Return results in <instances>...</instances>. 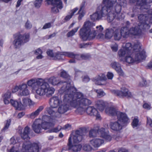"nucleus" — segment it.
<instances>
[{"instance_id":"f257e3e1","label":"nucleus","mask_w":152,"mask_h":152,"mask_svg":"<svg viewBox=\"0 0 152 152\" xmlns=\"http://www.w3.org/2000/svg\"><path fill=\"white\" fill-rule=\"evenodd\" d=\"M69 92V94L64 95V101L70 103V105L74 107L78 106H88L91 104V101L89 99L83 98V94L81 92Z\"/></svg>"},{"instance_id":"f03ea898","label":"nucleus","mask_w":152,"mask_h":152,"mask_svg":"<svg viewBox=\"0 0 152 152\" xmlns=\"http://www.w3.org/2000/svg\"><path fill=\"white\" fill-rule=\"evenodd\" d=\"M14 39L13 44L15 49H19L22 45L27 43L30 40V34L25 33L22 34L21 32H18L13 34Z\"/></svg>"},{"instance_id":"7ed1b4c3","label":"nucleus","mask_w":152,"mask_h":152,"mask_svg":"<svg viewBox=\"0 0 152 152\" xmlns=\"http://www.w3.org/2000/svg\"><path fill=\"white\" fill-rule=\"evenodd\" d=\"M48 82L53 85H61V90L64 93L65 95L69 94V92H74L76 91V88L71 86V84L67 83L65 81H61L59 80L58 78L51 77L48 80Z\"/></svg>"},{"instance_id":"20e7f679","label":"nucleus","mask_w":152,"mask_h":152,"mask_svg":"<svg viewBox=\"0 0 152 152\" xmlns=\"http://www.w3.org/2000/svg\"><path fill=\"white\" fill-rule=\"evenodd\" d=\"M89 24V22H85L83 27L80 30L79 34L80 37L84 41L87 39L89 40H92L97 35V33L95 31H91L90 29L88 26Z\"/></svg>"},{"instance_id":"39448f33","label":"nucleus","mask_w":152,"mask_h":152,"mask_svg":"<svg viewBox=\"0 0 152 152\" xmlns=\"http://www.w3.org/2000/svg\"><path fill=\"white\" fill-rule=\"evenodd\" d=\"M134 46L133 52L132 54H134V59L131 56H126L125 58L126 62L129 64H132L136 62H140L141 60L144 59L146 58L145 52L144 50L139 51V49L137 50L135 48Z\"/></svg>"},{"instance_id":"423d86ee","label":"nucleus","mask_w":152,"mask_h":152,"mask_svg":"<svg viewBox=\"0 0 152 152\" xmlns=\"http://www.w3.org/2000/svg\"><path fill=\"white\" fill-rule=\"evenodd\" d=\"M39 86L38 89L36 90L37 94L40 96H43L46 94L47 96L51 95L53 94L55 89L53 88L50 87L48 83L41 82V84Z\"/></svg>"},{"instance_id":"0eeeda50","label":"nucleus","mask_w":152,"mask_h":152,"mask_svg":"<svg viewBox=\"0 0 152 152\" xmlns=\"http://www.w3.org/2000/svg\"><path fill=\"white\" fill-rule=\"evenodd\" d=\"M107 1L106 0H103L102 4L98 7L96 12L90 15L91 18L93 21L98 20L104 15L107 14V10L105 9L107 8L105 6L107 4Z\"/></svg>"},{"instance_id":"6e6552de","label":"nucleus","mask_w":152,"mask_h":152,"mask_svg":"<svg viewBox=\"0 0 152 152\" xmlns=\"http://www.w3.org/2000/svg\"><path fill=\"white\" fill-rule=\"evenodd\" d=\"M151 10H152V9L148 11V14H140L138 17L140 22L139 24H140L142 29H148L150 27V26L148 23L151 20V17H152V12H150Z\"/></svg>"},{"instance_id":"1a4fd4ad","label":"nucleus","mask_w":152,"mask_h":152,"mask_svg":"<svg viewBox=\"0 0 152 152\" xmlns=\"http://www.w3.org/2000/svg\"><path fill=\"white\" fill-rule=\"evenodd\" d=\"M45 2L48 5H51L50 12L52 13L56 14L59 12V9H61L63 6L61 0H46Z\"/></svg>"},{"instance_id":"9d476101","label":"nucleus","mask_w":152,"mask_h":152,"mask_svg":"<svg viewBox=\"0 0 152 152\" xmlns=\"http://www.w3.org/2000/svg\"><path fill=\"white\" fill-rule=\"evenodd\" d=\"M107 1V4L105 6L107 8H105L107 10V12L109 10H114V12L118 15L121 10V6L117 2V0L112 1L111 0H106Z\"/></svg>"},{"instance_id":"9b49d317","label":"nucleus","mask_w":152,"mask_h":152,"mask_svg":"<svg viewBox=\"0 0 152 152\" xmlns=\"http://www.w3.org/2000/svg\"><path fill=\"white\" fill-rule=\"evenodd\" d=\"M39 146L36 143H31L29 141L25 142L23 145L22 150L27 152H38Z\"/></svg>"},{"instance_id":"f8f14e48","label":"nucleus","mask_w":152,"mask_h":152,"mask_svg":"<svg viewBox=\"0 0 152 152\" xmlns=\"http://www.w3.org/2000/svg\"><path fill=\"white\" fill-rule=\"evenodd\" d=\"M110 91L115 95L120 97H126L127 98H131L132 97L131 92L129 91L128 89L125 88H122L121 91L112 90Z\"/></svg>"},{"instance_id":"ddd939ff","label":"nucleus","mask_w":152,"mask_h":152,"mask_svg":"<svg viewBox=\"0 0 152 152\" xmlns=\"http://www.w3.org/2000/svg\"><path fill=\"white\" fill-rule=\"evenodd\" d=\"M116 116L118 121L123 124V125H126L129 123V119L125 113L119 111L118 112Z\"/></svg>"},{"instance_id":"4468645a","label":"nucleus","mask_w":152,"mask_h":152,"mask_svg":"<svg viewBox=\"0 0 152 152\" xmlns=\"http://www.w3.org/2000/svg\"><path fill=\"white\" fill-rule=\"evenodd\" d=\"M82 130H77L75 131V134L73 136L74 143H78L81 142L83 138V136L84 135Z\"/></svg>"},{"instance_id":"2eb2a0df","label":"nucleus","mask_w":152,"mask_h":152,"mask_svg":"<svg viewBox=\"0 0 152 152\" xmlns=\"http://www.w3.org/2000/svg\"><path fill=\"white\" fill-rule=\"evenodd\" d=\"M64 98L63 99V102L64 104L60 105L58 108V117L61 116V114H63L66 112L69 109V105L70 104V103L67 102H64Z\"/></svg>"},{"instance_id":"dca6fc26","label":"nucleus","mask_w":152,"mask_h":152,"mask_svg":"<svg viewBox=\"0 0 152 152\" xmlns=\"http://www.w3.org/2000/svg\"><path fill=\"white\" fill-rule=\"evenodd\" d=\"M87 113L91 116H95L96 118H99L100 115L98 113V112L97 110L93 107H88L86 109Z\"/></svg>"},{"instance_id":"f3484780","label":"nucleus","mask_w":152,"mask_h":152,"mask_svg":"<svg viewBox=\"0 0 152 152\" xmlns=\"http://www.w3.org/2000/svg\"><path fill=\"white\" fill-rule=\"evenodd\" d=\"M111 67L115 69L120 76H123L124 75V72L121 69L120 64L116 62H113L111 64Z\"/></svg>"},{"instance_id":"a211bd4d","label":"nucleus","mask_w":152,"mask_h":152,"mask_svg":"<svg viewBox=\"0 0 152 152\" xmlns=\"http://www.w3.org/2000/svg\"><path fill=\"white\" fill-rule=\"evenodd\" d=\"M107 16V19L109 22H110L113 21V20L115 18L116 19H118V15H117V14L114 12V10H109L107 14L104 16Z\"/></svg>"},{"instance_id":"6ab92c4d","label":"nucleus","mask_w":152,"mask_h":152,"mask_svg":"<svg viewBox=\"0 0 152 152\" xmlns=\"http://www.w3.org/2000/svg\"><path fill=\"white\" fill-rule=\"evenodd\" d=\"M30 132V128L28 126H26L24 129L23 132L20 134L21 138L26 141L30 139L29 136Z\"/></svg>"},{"instance_id":"aec40b11","label":"nucleus","mask_w":152,"mask_h":152,"mask_svg":"<svg viewBox=\"0 0 152 152\" xmlns=\"http://www.w3.org/2000/svg\"><path fill=\"white\" fill-rule=\"evenodd\" d=\"M33 102L30 99L27 98L23 99L22 102H20L21 110H23L27 105H31L33 104Z\"/></svg>"},{"instance_id":"412c9836","label":"nucleus","mask_w":152,"mask_h":152,"mask_svg":"<svg viewBox=\"0 0 152 152\" xmlns=\"http://www.w3.org/2000/svg\"><path fill=\"white\" fill-rule=\"evenodd\" d=\"M138 26L131 28L129 29L130 33L134 35H140L142 33L141 29H142L141 26H140V24H138Z\"/></svg>"},{"instance_id":"4be33fe9","label":"nucleus","mask_w":152,"mask_h":152,"mask_svg":"<svg viewBox=\"0 0 152 152\" xmlns=\"http://www.w3.org/2000/svg\"><path fill=\"white\" fill-rule=\"evenodd\" d=\"M111 129L115 131H118L122 129V126L118 121L111 122L110 124Z\"/></svg>"},{"instance_id":"5701e85b","label":"nucleus","mask_w":152,"mask_h":152,"mask_svg":"<svg viewBox=\"0 0 152 152\" xmlns=\"http://www.w3.org/2000/svg\"><path fill=\"white\" fill-rule=\"evenodd\" d=\"M114 39L115 40L119 41L122 37L120 29L116 27H114L113 34Z\"/></svg>"},{"instance_id":"b1692460","label":"nucleus","mask_w":152,"mask_h":152,"mask_svg":"<svg viewBox=\"0 0 152 152\" xmlns=\"http://www.w3.org/2000/svg\"><path fill=\"white\" fill-rule=\"evenodd\" d=\"M60 103V100L57 96L53 97L50 100V104L52 107L56 108Z\"/></svg>"},{"instance_id":"393cba45","label":"nucleus","mask_w":152,"mask_h":152,"mask_svg":"<svg viewBox=\"0 0 152 152\" xmlns=\"http://www.w3.org/2000/svg\"><path fill=\"white\" fill-rule=\"evenodd\" d=\"M104 142L103 140L99 139H94L90 141V143L94 147H99Z\"/></svg>"},{"instance_id":"a878e982","label":"nucleus","mask_w":152,"mask_h":152,"mask_svg":"<svg viewBox=\"0 0 152 152\" xmlns=\"http://www.w3.org/2000/svg\"><path fill=\"white\" fill-rule=\"evenodd\" d=\"M134 46H135V48L136 49H137V50L139 49L140 50V47L139 45L135 44H134ZM123 48L126 50V51H128L127 52H128L130 54L131 53H133V51H132V45L130 43L128 42L126 43L125 44V47ZM133 48L134 47H133Z\"/></svg>"},{"instance_id":"bb28decb","label":"nucleus","mask_w":152,"mask_h":152,"mask_svg":"<svg viewBox=\"0 0 152 152\" xmlns=\"http://www.w3.org/2000/svg\"><path fill=\"white\" fill-rule=\"evenodd\" d=\"M33 130L36 133H39L42 132V128L40 124H37L36 121L34 122L32 125Z\"/></svg>"},{"instance_id":"cd10ccee","label":"nucleus","mask_w":152,"mask_h":152,"mask_svg":"<svg viewBox=\"0 0 152 152\" xmlns=\"http://www.w3.org/2000/svg\"><path fill=\"white\" fill-rule=\"evenodd\" d=\"M39 80H42L41 79H40L38 80L35 81V80L34 79H31L28 81L27 84L28 86L34 88L35 86V87H36V86L41 84V82Z\"/></svg>"},{"instance_id":"c85d7f7f","label":"nucleus","mask_w":152,"mask_h":152,"mask_svg":"<svg viewBox=\"0 0 152 152\" xmlns=\"http://www.w3.org/2000/svg\"><path fill=\"white\" fill-rule=\"evenodd\" d=\"M106 113L110 115L115 116L117 115L118 112L119 111H117L114 108L112 107L107 108L105 110Z\"/></svg>"},{"instance_id":"c756f323","label":"nucleus","mask_w":152,"mask_h":152,"mask_svg":"<svg viewBox=\"0 0 152 152\" xmlns=\"http://www.w3.org/2000/svg\"><path fill=\"white\" fill-rule=\"evenodd\" d=\"M60 76L64 78L66 80L65 81L67 83H69L70 84L71 81L70 76L69 75L67 72L64 70H63L60 73Z\"/></svg>"},{"instance_id":"7c9ffc66","label":"nucleus","mask_w":152,"mask_h":152,"mask_svg":"<svg viewBox=\"0 0 152 152\" xmlns=\"http://www.w3.org/2000/svg\"><path fill=\"white\" fill-rule=\"evenodd\" d=\"M120 31L122 37L124 38H127L130 34V31L128 27H123L121 28Z\"/></svg>"},{"instance_id":"2f4dec72","label":"nucleus","mask_w":152,"mask_h":152,"mask_svg":"<svg viewBox=\"0 0 152 152\" xmlns=\"http://www.w3.org/2000/svg\"><path fill=\"white\" fill-rule=\"evenodd\" d=\"M54 108L51 106L50 107L47 108L46 110L48 113L52 117H58V113L57 111H56L53 110V108Z\"/></svg>"},{"instance_id":"473e14b6","label":"nucleus","mask_w":152,"mask_h":152,"mask_svg":"<svg viewBox=\"0 0 152 152\" xmlns=\"http://www.w3.org/2000/svg\"><path fill=\"white\" fill-rule=\"evenodd\" d=\"M114 27L112 28H107L105 30V37L106 39H110L113 36Z\"/></svg>"},{"instance_id":"72a5a7b5","label":"nucleus","mask_w":152,"mask_h":152,"mask_svg":"<svg viewBox=\"0 0 152 152\" xmlns=\"http://www.w3.org/2000/svg\"><path fill=\"white\" fill-rule=\"evenodd\" d=\"M44 107L43 106H40L34 112H32L30 114V117L34 118L38 116L40 113L43 109Z\"/></svg>"},{"instance_id":"f704fd0d","label":"nucleus","mask_w":152,"mask_h":152,"mask_svg":"<svg viewBox=\"0 0 152 152\" xmlns=\"http://www.w3.org/2000/svg\"><path fill=\"white\" fill-rule=\"evenodd\" d=\"M64 52L58 51L55 53V56L53 59L54 60H63V57L64 56Z\"/></svg>"},{"instance_id":"c9c22d12","label":"nucleus","mask_w":152,"mask_h":152,"mask_svg":"<svg viewBox=\"0 0 152 152\" xmlns=\"http://www.w3.org/2000/svg\"><path fill=\"white\" fill-rule=\"evenodd\" d=\"M41 124L42 129L44 130L49 129L54 126V124L51 122H42Z\"/></svg>"},{"instance_id":"e433bc0d","label":"nucleus","mask_w":152,"mask_h":152,"mask_svg":"<svg viewBox=\"0 0 152 152\" xmlns=\"http://www.w3.org/2000/svg\"><path fill=\"white\" fill-rule=\"evenodd\" d=\"M106 79V77L104 74H101L95 77V80H96L95 83L98 85H102V84L99 83V81L104 80Z\"/></svg>"},{"instance_id":"4c0bfd02","label":"nucleus","mask_w":152,"mask_h":152,"mask_svg":"<svg viewBox=\"0 0 152 152\" xmlns=\"http://www.w3.org/2000/svg\"><path fill=\"white\" fill-rule=\"evenodd\" d=\"M10 102L11 104L16 110H21L20 101L18 102L16 100L11 99Z\"/></svg>"},{"instance_id":"58836bf2","label":"nucleus","mask_w":152,"mask_h":152,"mask_svg":"<svg viewBox=\"0 0 152 152\" xmlns=\"http://www.w3.org/2000/svg\"><path fill=\"white\" fill-rule=\"evenodd\" d=\"M64 52V56H67L69 58H74L75 59H78V58L80 57V55H79L75 54L73 52Z\"/></svg>"},{"instance_id":"ea45409f","label":"nucleus","mask_w":152,"mask_h":152,"mask_svg":"<svg viewBox=\"0 0 152 152\" xmlns=\"http://www.w3.org/2000/svg\"><path fill=\"white\" fill-rule=\"evenodd\" d=\"M73 136L71 134H70V137L68 139V143L67 146H64L62 149V151H69L71 150V138Z\"/></svg>"},{"instance_id":"a19ab883","label":"nucleus","mask_w":152,"mask_h":152,"mask_svg":"<svg viewBox=\"0 0 152 152\" xmlns=\"http://www.w3.org/2000/svg\"><path fill=\"white\" fill-rule=\"evenodd\" d=\"M82 145L80 144L75 145H73L71 141V150L75 152H78L80 151L82 148Z\"/></svg>"},{"instance_id":"79ce46f5","label":"nucleus","mask_w":152,"mask_h":152,"mask_svg":"<svg viewBox=\"0 0 152 152\" xmlns=\"http://www.w3.org/2000/svg\"><path fill=\"white\" fill-rule=\"evenodd\" d=\"M98 108L100 111H103L105 107V104L104 102L102 100H99L97 101L96 103Z\"/></svg>"},{"instance_id":"37998d69","label":"nucleus","mask_w":152,"mask_h":152,"mask_svg":"<svg viewBox=\"0 0 152 152\" xmlns=\"http://www.w3.org/2000/svg\"><path fill=\"white\" fill-rule=\"evenodd\" d=\"M78 10L77 8H75L71 11V12L70 15H68L66 16L64 18V20L65 21H67L69 20L73 15Z\"/></svg>"},{"instance_id":"c03bdc74","label":"nucleus","mask_w":152,"mask_h":152,"mask_svg":"<svg viewBox=\"0 0 152 152\" xmlns=\"http://www.w3.org/2000/svg\"><path fill=\"white\" fill-rule=\"evenodd\" d=\"M126 51V50L124 48H121L119 50L118 52V54L119 57L124 56L125 54L129 55L130 53Z\"/></svg>"},{"instance_id":"a18cd8bd","label":"nucleus","mask_w":152,"mask_h":152,"mask_svg":"<svg viewBox=\"0 0 152 152\" xmlns=\"http://www.w3.org/2000/svg\"><path fill=\"white\" fill-rule=\"evenodd\" d=\"M98 129H92L89 132V136L90 137H95L98 133Z\"/></svg>"},{"instance_id":"49530a36","label":"nucleus","mask_w":152,"mask_h":152,"mask_svg":"<svg viewBox=\"0 0 152 152\" xmlns=\"http://www.w3.org/2000/svg\"><path fill=\"white\" fill-rule=\"evenodd\" d=\"M143 9H147L149 8V7L147 6L148 3H150L152 2V0H142Z\"/></svg>"},{"instance_id":"de8ad7c7","label":"nucleus","mask_w":152,"mask_h":152,"mask_svg":"<svg viewBox=\"0 0 152 152\" xmlns=\"http://www.w3.org/2000/svg\"><path fill=\"white\" fill-rule=\"evenodd\" d=\"M5 126L3 128L1 129L2 132H5L7 129L10 126L11 123V120L10 119L7 120L5 122Z\"/></svg>"},{"instance_id":"09e8293b","label":"nucleus","mask_w":152,"mask_h":152,"mask_svg":"<svg viewBox=\"0 0 152 152\" xmlns=\"http://www.w3.org/2000/svg\"><path fill=\"white\" fill-rule=\"evenodd\" d=\"M85 109L81 107H78L75 110L76 113L79 115L83 114L85 112Z\"/></svg>"},{"instance_id":"8fccbe9b","label":"nucleus","mask_w":152,"mask_h":152,"mask_svg":"<svg viewBox=\"0 0 152 152\" xmlns=\"http://www.w3.org/2000/svg\"><path fill=\"white\" fill-rule=\"evenodd\" d=\"M79 28V27H77L69 32L66 34L67 37H69L73 36L75 34V33L77 31Z\"/></svg>"},{"instance_id":"3c124183","label":"nucleus","mask_w":152,"mask_h":152,"mask_svg":"<svg viewBox=\"0 0 152 152\" xmlns=\"http://www.w3.org/2000/svg\"><path fill=\"white\" fill-rule=\"evenodd\" d=\"M96 30L95 31H96V33H97V34L98 36L99 35L103 36V34L102 33V32L103 30V28L102 27L101 25H100L99 26H97L96 27Z\"/></svg>"},{"instance_id":"603ef678","label":"nucleus","mask_w":152,"mask_h":152,"mask_svg":"<svg viewBox=\"0 0 152 152\" xmlns=\"http://www.w3.org/2000/svg\"><path fill=\"white\" fill-rule=\"evenodd\" d=\"M139 9L136 6L134 7L132 9L133 13L131 15V16L132 18L134 17L135 16L137 15L139 12Z\"/></svg>"},{"instance_id":"864d4df0","label":"nucleus","mask_w":152,"mask_h":152,"mask_svg":"<svg viewBox=\"0 0 152 152\" xmlns=\"http://www.w3.org/2000/svg\"><path fill=\"white\" fill-rule=\"evenodd\" d=\"M43 0H35L34 1V7L38 9L41 6Z\"/></svg>"},{"instance_id":"5fc2aeb1","label":"nucleus","mask_w":152,"mask_h":152,"mask_svg":"<svg viewBox=\"0 0 152 152\" xmlns=\"http://www.w3.org/2000/svg\"><path fill=\"white\" fill-rule=\"evenodd\" d=\"M42 122H51L52 121V118L50 116L47 115H44L42 117Z\"/></svg>"},{"instance_id":"6e6d98bb","label":"nucleus","mask_w":152,"mask_h":152,"mask_svg":"<svg viewBox=\"0 0 152 152\" xmlns=\"http://www.w3.org/2000/svg\"><path fill=\"white\" fill-rule=\"evenodd\" d=\"M142 0H130V3H134L136 2V4L140 6V9H143V6H142Z\"/></svg>"},{"instance_id":"4d7b16f0","label":"nucleus","mask_w":152,"mask_h":152,"mask_svg":"<svg viewBox=\"0 0 152 152\" xmlns=\"http://www.w3.org/2000/svg\"><path fill=\"white\" fill-rule=\"evenodd\" d=\"M98 129V133L100 134L101 136L103 137L104 136L107 132L105 131V129L103 128H101L99 129Z\"/></svg>"},{"instance_id":"13d9d810","label":"nucleus","mask_w":152,"mask_h":152,"mask_svg":"<svg viewBox=\"0 0 152 152\" xmlns=\"http://www.w3.org/2000/svg\"><path fill=\"white\" fill-rule=\"evenodd\" d=\"M61 129V127L60 126H58L54 128H52L48 131L49 133L51 132H59Z\"/></svg>"},{"instance_id":"bf43d9fd","label":"nucleus","mask_w":152,"mask_h":152,"mask_svg":"<svg viewBox=\"0 0 152 152\" xmlns=\"http://www.w3.org/2000/svg\"><path fill=\"white\" fill-rule=\"evenodd\" d=\"M81 58L82 59L86 60L89 59L91 58L90 55L88 54H83L80 55L79 58Z\"/></svg>"},{"instance_id":"052dcab7","label":"nucleus","mask_w":152,"mask_h":152,"mask_svg":"<svg viewBox=\"0 0 152 152\" xmlns=\"http://www.w3.org/2000/svg\"><path fill=\"white\" fill-rule=\"evenodd\" d=\"M92 44V42H89L86 43H83L79 45V47L80 48H85L89 45H91Z\"/></svg>"},{"instance_id":"680f3d73","label":"nucleus","mask_w":152,"mask_h":152,"mask_svg":"<svg viewBox=\"0 0 152 152\" xmlns=\"http://www.w3.org/2000/svg\"><path fill=\"white\" fill-rule=\"evenodd\" d=\"M139 120L138 118H134L133 120L132 125L133 128L136 127L138 125Z\"/></svg>"},{"instance_id":"e2e57ef3","label":"nucleus","mask_w":152,"mask_h":152,"mask_svg":"<svg viewBox=\"0 0 152 152\" xmlns=\"http://www.w3.org/2000/svg\"><path fill=\"white\" fill-rule=\"evenodd\" d=\"M29 94V91L27 89L23 90L21 92L19 93V94L21 96H27Z\"/></svg>"},{"instance_id":"0e129e2a","label":"nucleus","mask_w":152,"mask_h":152,"mask_svg":"<svg viewBox=\"0 0 152 152\" xmlns=\"http://www.w3.org/2000/svg\"><path fill=\"white\" fill-rule=\"evenodd\" d=\"M46 53L48 56L52 58L53 59L55 56V53H53V50H48L47 51Z\"/></svg>"},{"instance_id":"69168bd1","label":"nucleus","mask_w":152,"mask_h":152,"mask_svg":"<svg viewBox=\"0 0 152 152\" xmlns=\"http://www.w3.org/2000/svg\"><path fill=\"white\" fill-rule=\"evenodd\" d=\"M102 137L106 140L107 141H110L112 138V137L109 135L107 133Z\"/></svg>"},{"instance_id":"338daca9","label":"nucleus","mask_w":152,"mask_h":152,"mask_svg":"<svg viewBox=\"0 0 152 152\" xmlns=\"http://www.w3.org/2000/svg\"><path fill=\"white\" fill-rule=\"evenodd\" d=\"M25 28L28 29H30L32 27V25L30 22L28 20L25 26Z\"/></svg>"},{"instance_id":"774afa93","label":"nucleus","mask_w":152,"mask_h":152,"mask_svg":"<svg viewBox=\"0 0 152 152\" xmlns=\"http://www.w3.org/2000/svg\"><path fill=\"white\" fill-rule=\"evenodd\" d=\"M91 147L88 145L85 144L84 145L83 147V149L85 151H89L91 150Z\"/></svg>"}]
</instances>
